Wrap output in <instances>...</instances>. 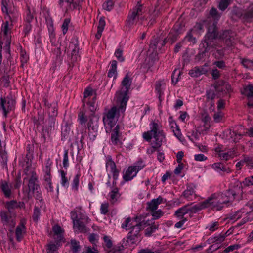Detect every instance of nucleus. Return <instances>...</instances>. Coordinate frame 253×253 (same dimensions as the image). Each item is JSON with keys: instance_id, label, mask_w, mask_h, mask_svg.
<instances>
[{"instance_id": "f257e3e1", "label": "nucleus", "mask_w": 253, "mask_h": 253, "mask_svg": "<svg viewBox=\"0 0 253 253\" xmlns=\"http://www.w3.org/2000/svg\"><path fill=\"white\" fill-rule=\"evenodd\" d=\"M25 174L27 176L24 180L29 178L28 180V189L23 190V197L22 199L26 201L31 199L32 196L37 200H41L42 198L40 188L38 183L37 177L36 172L32 168H29V163L27 162V166L24 170Z\"/></svg>"}, {"instance_id": "f03ea898", "label": "nucleus", "mask_w": 253, "mask_h": 253, "mask_svg": "<svg viewBox=\"0 0 253 253\" xmlns=\"http://www.w3.org/2000/svg\"><path fill=\"white\" fill-rule=\"evenodd\" d=\"M161 126L158 123L153 122L151 130L144 132L143 134L144 139L147 141H150L152 137L154 138L151 153H153L161 146L162 142L165 138L163 130L161 129Z\"/></svg>"}, {"instance_id": "7ed1b4c3", "label": "nucleus", "mask_w": 253, "mask_h": 253, "mask_svg": "<svg viewBox=\"0 0 253 253\" xmlns=\"http://www.w3.org/2000/svg\"><path fill=\"white\" fill-rule=\"evenodd\" d=\"M217 28L215 23H212L208 28V31L204 39L201 42V50L202 54L208 52L211 49H216L220 46L215 41L218 38Z\"/></svg>"}, {"instance_id": "20e7f679", "label": "nucleus", "mask_w": 253, "mask_h": 253, "mask_svg": "<svg viewBox=\"0 0 253 253\" xmlns=\"http://www.w3.org/2000/svg\"><path fill=\"white\" fill-rule=\"evenodd\" d=\"M132 83V79L127 73L121 82V89L116 93L117 101L120 104L119 108L125 111L129 99L128 92Z\"/></svg>"}, {"instance_id": "39448f33", "label": "nucleus", "mask_w": 253, "mask_h": 253, "mask_svg": "<svg viewBox=\"0 0 253 253\" xmlns=\"http://www.w3.org/2000/svg\"><path fill=\"white\" fill-rule=\"evenodd\" d=\"M236 193L232 190H228L225 194H213L207 199L209 207L216 208L220 210L223 204H227L234 199Z\"/></svg>"}, {"instance_id": "423d86ee", "label": "nucleus", "mask_w": 253, "mask_h": 253, "mask_svg": "<svg viewBox=\"0 0 253 253\" xmlns=\"http://www.w3.org/2000/svg\"><path fill=\"white\" fill-rule=\"evenodd\" d=\"M131 225L132 226L129 228L130 231L128 233L127 238L133 243L140 236V231L150 224L148 221H145V220H141L140 218L136 217L134 218Z\"/></svg>"}, {"instance_id": "0eeeda50", "label": "nucleus", "mask_w": 253, "mask_h": 253, "mask_svg": "<svg viewBox=\"0 0 253 253\" xmlns=\"http://www.w3.org/2000/svg\"><path fill=\"white\" fill-rule=\"evenodd\" d=\"M71 218L73 221V227L76 231L85 233L87 231L85 224L88 222V218L85 215L80 214H77L75 211L71 212Z\"/></svg>"}, {"instance_id": "6e6552de", "label": "nucleus", "mask_w": 253, "mask_h": 253, "mask_svg": "<svg viewBox=\"0 0 253 253\" xmlns=\"http://www.w3.org/2000/svg\"><path fill=\"white\" fill-rule=\"evenodd\" d=\"M144 164L142 161H138L137 164L133 166L129 167L123 175V179L125 181L131 180L136 175V174L144 167Z\"/></svg>"}, {"instance_id": "1a4fd4ad", "label": "nucleus", "mask_w": 253, "mask_h": 253, "mask_svg": "<svg viewBox=\"0 0 253 253\" xmlns=\"http://www.w3.org/2000/svg\"><path fill=\"white\" fill-rule=\"evenodd\" d=\"M141 7V5L136 7L133 9L132 12L128 15L126 21V27L131 28L137 23L139 16L142 15Z\"/></svg>"}, {"instance_id": "9d476101", "label": "nucleus", "mask_w": 253, "mask_h": 253, "mask_svg": "<svg viewBox=\"0 0 253 253\" xmlns=\"http://www.w3.org/2000/svg\"><path fill=\"white\" fill-rule=\"evenodd\" d=\"M1 221L3 225L13 228L15 224V215L12 212L7 211H0Z\"/></svg>"}, {"instance_id": "9b49d317", "label": "nucleus", "mask_w": 253, "mask_h": 253, "mask_svg": "<svg viewBox=\"0 0 253 253\" xmlns=\"http://www.w3.org/2000/svg\"><path fill=\"white\" fill-rule=\"evenodd\" d=\"M235 33L231 30L223 31L219 35V39L223 41L229 46L233 45L234 43Z\"/></svg>"}, {"instance_id": "f8f14e48", "label": "nucleus", "mask_w": 253, "mask_h": 253, "mask_svg": "<svg viewBox=\"0 0 253 253\" xmlns=\"http://www.w3.org/2000/svg\"><path fill=\"white\" fill-rule=\"evenodd\" d=\"M116 102L117 101H116ZM117 105L118 106V108H117L116 106H113L112 107L110 110H108V112L106 114V118L104 117L103 118V122L104 124H108L111 127H112L111 126V120L113 119L117 113V112H124V111H122L121 110H120L119 106L120 104L117 103Z\"/></svg>"}, {"instance_id": "ddd939ff", "label": "nucleus", "mask_w": 253, "mask_h": 253, "mask_svg": "<svg viewBox=\"0 0 253 253\" xmlns=\"http://www.w3.org/2000/svg\"><path fill=\"white\" fill-rule=\"evenodd\" d=\"M78 44L74 42H70L68 47L66 50L67 53H70L71 54V59L73 62H75L77 60L78 58L79 52Z\"/></svg>"}, {"instance_id": "4468645a", "label": "nucleus", "mask_w": 253, "mask_h": 253, "mask_svg": "<svg viewBox=\"0 0 253 253\" xmlns=\"http://www.w3.org/2000/svg\"><path fill=\"white\" fill-rule=\"evenodd\" d=\"M3 7H2V11L5 12L8 16L9 19L11 23L14 22L17 17L16 16V10L13 8L12 10L8 8V4L6 3V0H2V1Z\"/></svg>"}, {"instance_id": "2eb2a0df", "label": "nucleus", "mask_w": 253, "mask_h": 253, "mask_svg": "<svg viewBox=\"0 0 253 253\" xmlns=\"http://www.w3.org/2000/svg\"><path fill=\"white\" fill-rule=\"evenodd\" d=\"M44 102L45 106L47 108L49 117L56 118L58 114L57 103L56 102L49 103L46 99H44Z\"/></svg>"}, {"instance_id": "dca6fc26", "label": "nucleus", "mask_w": 253, "mask_h": 253, "mask_svg": "<svg viewBox=\"0 0 253 253\" xmlns=\"http://www.w3.org/2000/svg\"><path fill=\"white\" fill-rule=\"evenodd\" d=\"M14 103V101L12 99L7 98L5 99L1 98V107L5 116H6L7 113L9 110L13 109Z\"/></svg>"}, {"instance_id": "f3484780", "label": "nucleus", "mask_w": 253, "mask_h": 253, "mask_svg": "<svg viewBox=\"0 0 253 253\" xmlns=\"http://www.w3.org/2000/svg\"><path fill=\"white\" fill-rule=\"evenodd\" d=\"M12 23L9 24L8 21H6L1 26V35L4 37L5 40L10 39V33L12 28Z\"/></svg>"}, {"instance_id": "a211bd4d", "label": "nucleus", "mask_w": 253, "mask_h": 253, "mask_svg": "<svg viewBox=\"0 0 253 253\" xmlns=\"http://www.w3.org/2000/svg\"><path fill=\"white\" fill-rule=\"evenodd\" d=\"M98 118L97 117L93 115L89 116V120L87 125L88 130L91 129L94 131H97L98 128Z\"/></svg>"}, {"instance_id": "6ab92c4d", "label": "nucleus", "mask_w": 253, "mask_h": 253, "mask_svg": "<svg viewBox=\"0 0 253 253\" xmlns=\"http://www.w3.org/2000/svg\"><path fill=\"white\" fill-rule=\"evenodd\" d=\"M163 200V199L161 196L157 199H153L150 202L147 203V209L151 211H154L157 209L158 205L162 203Z\"/></svg>"}, {"instance_id": "aec40b11", "label": "nucleus", "mask_w": 253, "mask_h": 253, "mask_svg": "<svg viewBox=\"0 0 253 253\" xmlns=\"http://www.w3.org/2000/svg\"><path fill=\"white\" fill-rule=\"evenodd\" d=\"M209 207V204H208V201H207V199L206 200H204L202 203H200L199 204L196 205L192 207H189V205H188V212H191L192 213H195L198 211L205 208Z\"/></svg>"}, {"instance_id": "412c9836", "label": "nucleus", "mask_w": 253, "mask_h": 253, "mask_svg": "<svg viewBox=\"0 0 253 253\" xmlns=\"http://www.w3.org/2000/svg\"><path fill=\"white\" fill-rule=\"evenodd\" d=\"M106 166L107 168L110 169L111 171L113 173L114 179H116L118 175V171L116 169L115 163L112 161L111 156L108 157V161L106 162Z\"/></svg>"}, {"instance_id": "4be33fe9", "label": "nucleus", "mask_w": 253, "mask_h": 253, "mask_svg": "<svg viewBox=\"0 0 253 253\" xmlns=\"http://www.w3.org/2000/svg\"><path fill=\"white\" fill-rule=\"evenodd\" d=\"M25 233V227L23 222L21 221L20 224L17 226L15 231V235L16 240L18 241H20L23 237L24 234Z\"/></svg>"}, {"instance_id": "5701e85b", "label": "nucleus", "mask_w": 253, "mask_h": 253, "mask_svg": "<svg viewBox=\"0 0 253 253\" xmlns=\"http://www.w3.org/2000/svg\"><path fill=\"white\" fill-rule=\"evenodd\" d=\"M52 165V162L50 158L47 160L46 166L44 169V171L45 172L44 180H49L51 179V166Z\"/></svg>"}, {"instance_id": "b1692460", "label": "nucleus", "mask_w": 253, "mask_h": 253, "mask_svg": "<svg viewBox=\"0 0 253 253\" xmlns=\"http://www.w3.org/2000/svg\"><path fill=\"white\" fill-rule=\"evenodd\" d=\"M215 88L217 92H222L225 93L229 92L231 88L230 85L228 84H220L217 83L215 85Z\"/></svg>"}, {"instance_id": "393cba45", "label": "nucleus", "mask_w": 253, "mask_h": 253, "mask_svg": "<svg viewBox=\"0 0 253 253\" xmlns=\"http://www.w3.org/2000/svg\"><path fill=\"white\" fill-rule=\"evenodd\" d=\"M0 188L6 197L9 198L10 197L11 189L7 182L2 181L0 184Z\"/></svg>"}, {"instance_id": "a878e982", "label": "nucleus", "mask_w": 253, "mask_h": 253, "mask_svg": "<svg viewBox=\"0 0 253 253\" xmlns=\"http://www.w3.org/2000/svg\"><path fill=\"white\" fill-rule=\"evenodd\" d=\"M244 19H249L253 17V3H252L242 14Z\"/></svg>"}, {"instance_id": "bb28decb", "label": "nucleus", "mask_w": 253, "mask_h": 253, "mask_svg": "<svg viewBox=\"0 0 253 253\" xmlns=\"http://www.w3.org/2000/svg\"><path fill=\"white\" fill-rule=\"evenodd\" d=\"M150 224L149 227L147 228L145 230V235L146 236H150L159 227V224H156L152 221L147 220Z\"/></svg>"}, {"instance_id": "cd10ccee", "label": "nucleus", "mask_w": 253, "mask_h": 253, "mask_svg": "<svg viewBox=\"0 0 253 253\" xmlns=\"http://www.w3.org/2000/svg\"><path fill=\"white\" fill-rule=\"evenodd\" d=\"M210 15L212 18L214 22L213 23H215L216 25L217 21L221 17V14L218 12L217 10L215 8H212L209 12Z\"/></svg>"}, {"instance_id": "c85d7f7f", "label": "nucleus", "mask_w": 253, "mask_h": 253, "mask_svg": "<svg viewBox=\"0 0 253 253\" xmlns=\"http://www.w3.org/2000/svg\"><path fill=\"white\" fill-rule=\"evenodd\" d=\"M27 151H28V153L26 155V158L27 159V161L25 160V161L26 162V165L25 168L27 166V162L29 163V168H32L31 167V158L32 156V153H33V147L32 146H30V145H28L27 147Z\"/></svg>"}, {"instance_id": "c756f323", "label": "nucleus", "mask_w": 253, "mask_h": 253, "mask_svg": "<svg viewBox=\"0 0 253 253\" xmlns=\"http://www.w3.org/2000/svg\"><path fill=\"white\" fill-rule=\"evenodd\" d=\"M188 212V205L178 209L175 212V215L177 217L183 218V216Z\"/></svg>"}, {"instance_id": "7c9ffc66", "label": "nucleus", "mask_w": 253, "mask_h": 253, "mask_svg": "<svg viewBox=\"0 0 253 253\" xmlns=\"http://www.w3.org/2000/svg\"><path fill=\"white\" fill-rule=\"evenodd\" d=\"M110 200L112 203L115 202L117 198L120 196L118 192V189L117 188H114L110 192Z\"/></svg>"}, {"instance_id": "2f4dec72", "label": "nucleus", "mask_w": 253, "mask_h": 253, "mask_svg": "<svg viewBox=\"0 0 253 253\" xmlns=\"http://www.w3.org/2000/svg\"><path fill=\"white\" fill-rule=\"evenodd\" d=\"M71 248L73 253H78L81 249L79 242L75 240H72L71 241Z\"/></svg>"}, {"instance_id": "473e14b6", "label": "nucleus", "mask_w": 253, "mask_h": 253, "mask_svg": "<svg viewBox=\"0 0 253 253\" xmlns=\"http://www.w3.org/2000/svg\"><path fill=\"white\" fill-rule=\"evenodd\" d=\"M242 93L248 97H251L253 96V86L251 85H249L246 86L243 91H242Z\"/></svg>"}, {"instance_id": "72a5a7b5", "label": "nucleus", "mask_w": 253, "mask_h": 253, "mask_svg": "<svg viewBox=\"0 0 253 253\" xmlns=\"http://www.w3.org/2000/svg\"><path fill=\"white\" fill-rule=\"evenodd\" d=\"M212 167L218 171H227V168L221 163H215L212 165Z\"/></svg>"}, {"instance_id": "f704fd0d", "label": "nucleus", "mask_w": 253, "mask_h": 253, "mask_svg": "<svg viewBox=\"0 0 253 253\" xmlns=\"http://www.w3.org/2000/svg\"><path fill=\"white\" fill-rule=\"evenodd\" d=\"M54 234L57 235L60 238L59 240H61L62 234L64 232V230L58 224L54 225L52 228Z\"/></svg>"}, {"instance_id": "c9c22d12", "label": "nucleus", "mask_w": 253, "mask_h": 253, "mask_svg": "<svg viewBox=\"0 0 253 253\" xmlns=\"http://www.w3.org/2000/svg\"><path fill=\"white\" fill-rule=\"evenodd\" d=\"M203 30V25L200 23H197L193 28L191 29V32H192L194 35H199L200 31Z\"/></svg>"}, {"instance_id": "e433bc0d", "label": "nucleus", "mask_w": 253, "mask_h": 253, "mask_svg": "<svg viewBox=\"0 0 253 253\" xmlns=\"http://www.w3.org/2000/svg\"><path fill=\"white\" fill-rule=\"evenodd\" d=\"M5 207L9 212L12 213V210L14 208H18V203L15 201L12 200L10 202H7L6 203Z\"/></svg>"}, {"instance_id": "4c0bfd02", "label": "nucleus", "mask_w": 253, "mask_h": 253, "mask_svg": "<svg viewBox=\"0 0 253 253\" xmlns=\"http://www.w3.org/2000/svg\"><path fill=\"white\" fill-rule=\"evenodd\" d=\"M161 42V46H159V47H162L166 44V43L168 42L167 38L165 39L163 41L162 40H160V38H156L151 43V44H153L155 47H157L159 45V42Z\"/></svg>"}, {"instance_id": "58836bf2", "label": "nucleus", "mask_w": 253, "mask_h": 253, "mask_svg": "<svg viewBox=\"0 0 253 253\" xmlns=\"http://www.w3.org/2000/svg\"><path fill=\"white\" fill-rule=\"evenodd\" d=\"M231 0H220L219 3L218 8L222 11L225 10L229 6Z\"/></svg>"}, {"instance_id": "ea45409f", "label": "nucleus", "mask_w": 253, "mask_h": 253, "mask_svg": "<svg viewBox=\"0 0 253 253\" xmlns=\"http://www.w3.org/2000/svg\"><path fill=\"white\" fill-rule=\"evenodd\" d=\"M114 1L113 0H106L104 3L103 8L107 11H110L114 6Z\"/></svg>"}, {"instance_id": "a19ab883", "label": "nucleus", "mask_w": 253, "mask_h": 253, "mask_svg": "<svg viewBox=\"0 0 253 253\" xmlns=\"http://www.w3.org/2000/svg\"><path fill=\"white\" fill-rule=\"evenodd\" d=\"M11 75L7 74H4L1 78V83L5 87H8L9 85L10 79H11Z\"/></svg>"}, {"instance_id": "79ce46f5", "label": "nucleus", "mask_w": 253, "mask_h": 253, "mask_svg": "<svg viewBox=\"0 0 253 253\" xmlns=\"http://www.w3.org/2000/svg\"><path fill=\"white\" fill-rule=\"evenodd\" d=\"M224 114L221 111L215 112L213 115L214 121L216 123H219L223 120Z\"/></svg>"}, {"instance_id": "37998d69", "label": "nucleus", "mask_w": 253, "mask_h": 253, "mask_svg": "<svg viewBox=\"0 0 253 253\" xmlns=\"http://www.w3.org/2000/svg\"><path fill=\"white\" fill-rule=\"evenodd\" d=\"M112 142L115 144H117L119 141L118 139V131L117 126L113 130V133L111 135Z\"/></svg>"}, {"instance_id": "c03bdc74", "label": "nucleus", "mask_w": 253, "mask_h": 253, "mask_svg": "<svg viewBox=\"0 0 253 253\" xmlns=\"http://www.w3.org/2000/svg\"><path fill=\"white\" fill-rule=\"evenodd\" d=\"M91 95H92V89L89 87H87L84 92V99L83 100L84 106L85 102H86L85 99L88 96Z\"/></svg>"}, {"instance_id": "a18cd8bd", "label": "nucleus", "mask_w": 253, "mask_h": 253, "mask_svg": "<svg viewBox=\"0 0 253 253\" xmlns=\"http://www.w3.org/2000/svg\"><path fill=\"white\" fill-rule=\"evenodd\" d=\"M189 74L192 77H197L202 75L199 67H195L193 69L190 70Z\"/></svg>"}, {"instance_id": "49530a36", "label": "nucleus", "mask_w": 253, "mask_h": 253, "mask_svg": "<svg viewBox=\"0 0 253 253\" xmlns=\"http://www.w3.org/2000/svg\"><path fill=\"white\" fill-rule=\"evenodd\" d=\"M134 220L133 219H132L130 217H128L127 218H126L124 223H123L122 225H121V227L123 229H126V230H128V229L127 228V227H131V226H132V225H131V223L132 222L133 220Z\"/></svg>"}, {"instance_id": "de8ad7c7", "label": "nucleus", "mask_w": 253, "mask_h": 253, "mask_svg": "<svg viewBox=\"0 0 253 253\" xmlns=\"http://www.w3.org/2000/svg\"><path fill=\"white\" fill-rule=\"evenodd\" d=\"M218 157H220L221 160H224L225 161H227L230 158H232V154L229 152L221 153L219 152V153L218 154Z\"/></svg>"}, {"instance_id": "09e8293b", "label": "nucleus", "mask_w": 253, "mask_h": 253, "mask_svg": "<svg viewBox=\"0 0 253 253\" xmlns=\"http://www.w3.org/2000/svg\"><path fill=\"white\" fill-rule=\"evenodd\" d=\"M56 118L49 117L47 121V127L49 130H52L54 128Z\"/></svg>"}, {"instance_id": "8fccbe9b", "label": "nucleus", "mask_w": 253, "mask_h": 253, "mask_svg": "<svg viewBox=\"0 0 253 253\" xmlns=\"http://www.w3.org/2000/svg\"><path fill=\"white\" fill-rule=\"evenodd\" d=\"M96 99V96L95 95L92 98V102H87V103L89 105V109L91 112H93L96 109L97 105L95 104V101Z\"/></svg>"}, {"instance_id": "3c124183", "label": "nucleus", "mask_w": 253, "mask_h": 253, "mask_svg": "<svg viewBox=\"0 0 253 253\" xmlns=\"http://www.w3.org/2000/svg\"><path fill=\"white\" fill-rule=\"evenodd\" d=\"M40 215V210L38 207H35L33 214V219L35 222H37Z\"/></svg>"}, {"instance_id": "603ef678", "label": "nucleus", "mask_w": 253, "mask_h": 253, "mask_svg": "<svg viewBox=\"0 0 253 253\" xmlns=\"http://www.w3.org/2000/svg\"><path fill=\"white\" fill-rule=\"evenodd\" d=\"M242 63L243 65L247 68L253 67V61L252 60L247 59H243L242 60Z\"/></svg>"}, {"instance_id": "864d4df0", "label": "nucleus", "mask_w": 253, "mask_h": 253, "mask_svg": "<svg viewBox=\"0 0 253 253\" xmlns=\"http://www.w3.org/2000/svg\"><path fill=\"white\" fill-rule=\"evenodd\" d=\"M193 34H194L192 32H191L190 30L185 37V39L193 44H195L196 42V38L193 36Z\"/></svg>"}, {"instance_id": "5fc2aeb1", "label": "nucleus", "mask_w": 253, "mask_h": 253, "mask_svg": "<svg viewBox=\"0 0 253 253\" xmlns=\"http://www.w3.org/2000/svg\"><path fill=\"white\" fill-rule=\"evenodd\" d=\"M58 247L56 245L53 243H50L47 245V253H54L57 251Z\"/></svg>"}, {"instance_id": "6e6d98bb", "label": "nucleus", "mask_w": 253, "mask_h": 253, "mask_svg": "<svg viewBox=\"0 0 253 253\" xmlns=\"http://www.w3.org/2000/svg\"><path fill=\"white\" fill-rule=\"evenodd\" d=\"M21 185V175L20 173H18L14 180V187L15 189H18Z\"/></svg>"}, {"instance_id": "4d7b16f0", "label": "nucleus", "mask_w": 253, "mask_h": 253, "mask_svg": "<svg viewBox=\"0 0 253 253\" xmlns=\"http://www.w3.org/2000/svg\"><path fill=\"white\" fill-rule=\"evenodd\" d=\"M60 172H61V179H62L61 184H62V186H65L66 185H68L69 184V182H68V178L66 176V173L63 170H61Z\"/></svg>"}, {"instance_id": "13d9d810", "label": "nucleus", "mask_w": 253, "mask_h": 253, "mask_svg": "<svg viewBox=\"0 0 253 253\" xmlns=\"http://www.w3.org/2000/svg\"><path fill=\"white\" fill-rule=\"evenodd\" d=\"M70 20L68 18L65 19L63 22V23L62 26V28L63 33L64 35L67 33V32L68 31V26L70 23Z\"/></svg>"}, {"instance_id": "bf43d9fd", "label": "nucleus", "mask_w": 253, "mask_h": 253, "mask_svg": "<svg viewBox=\"0 0 253 253\" xmlns=\"http://www.w3.org/2000/svg\"><path fill=\"white\" fill-rule=\"evenodd\" d=\"M194 193V189L192 187L188 188L183 193V195L186 198H189L190 196H192Z\"/></svg>"}, {"instance_id": "052dcab7", "label": "nucleus", "mask_w": 253, "mask_h": 253, "mask_svg": "<svg viewBox=\"0 0 253 253\" xmlns=\"http://www.w3.org/2000/svg\"><path fill=\"white\" fill-rule=\"evenodd\" d=\"M79 120L81 125V127H85V124L86 122V119L84 117L83 113H80L79 114Z\"/></svg>"}, {"instance_id": "680f3d73", "label": "nucleus", "mask_w": 253, "mask_h": 253, "mask_svg": "<svg viewBox=\"0 0 253 253\" xmlns=\"http://www.w3.org/2000/svg\"><path fill=\"white\" fill-rule=\"evenodd\" d=\"M71 131L69 124H66L62 128V134L64 137H68Z\"/></svg>"}, {"instance_id": "e2e57ef3", "label": "nucleus", "mask_w": 253, "mask_h": 253, "mask_svg": "<svg viewBox=\"0 0 253 253\" xmlns=\"http://www.w3.org/2000/svg\"><path fill=\"white\" fill-rule=\"evenodd\" d=\"M243 184L245 186H249L253 185V177L250 176L246 178L244 181H243Z\"/></svg>"}, {"instance_id": "0e129e2a", "label": "nucleus", "mask_w": 253, "mask_h": 253, "mask_svg": "<svg viewBox=\"0 0 253 253\" xmlns=\"http://www.w3.org/2000/svg\"><path fill=\"white\" fill-rule=\"evenodd\" d=\"M124 249L123 245H120L115 248H114L112 250L107 251L108 253H122V251Z\"/></svg>"}, {"instance_id": "69168bd1", "label": "nucleus", "mask_w": 253, "mask_h": 253, "mask_svg": "<svg viewBox=\"0 0 253 253\" xmlns=\"http://www.w3.org/2000/svg\"><path fill=\"white\" fill-rule=\"evenodd\" d=\"M240 247V245L239 244H234L233 245H231V246L228 247L227 248H226L224 250V253H229L231 251H234V250L238 249Z\"/></svg>"}, {"instance_id": "338daca9", "label": "nucleus", "mask_w": 253, "mask_h": 253, "mask_svg": "<svg viewBox=\"0 0 253 253\" xmlns=\"http://www.w3.org/2000/svg\"><path fill=\"white\" fill-rule=\"evenodd\" d=\"M215 93L213 90H209L206 92V97L208 100H213L215 97Z\"/></svg>"}, {"instance_id": "774afa93", "label": "nucleus", "mask_w": 253, "mask_h": 253, "mask_svg": "<svg viewBox=\"0 0 253 253\" xmlns=\"http://www.w3.org/2000/svg\"><path fill=\"white\" fill-rule=\"evenodd\" d=\"M122 54L123 51L122 50H120V49H118L115 53V55L116 58L118 59L119 61L121 62H122L124 60V58L123 57Z\"/></svg>"}]
</instances>
